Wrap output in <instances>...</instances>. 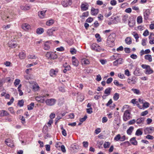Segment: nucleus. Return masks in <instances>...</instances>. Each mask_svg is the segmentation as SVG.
Listing matches in <instances>:
<instances>
[{"instance_id":"1","label":"nucleus","mask_w":154,"mask_h":154,"mask_svg":"<svg viewBox=\"0 0 154 154\" xmlns=\"http://www.w3.org/2000/svg\"><path fill=\"white\" fill-rule=\"evenodd\" d=\"M45 56L48 59L54 60L57 58V55L54 53L51 52H47Z\"/></svg>"},{"instance_id":"2","label":"nucleus","mask_w":154,"mask_h":154,"mask_svg":"<svg viewBox=\"0 0 154 154\" xmlns=\"http://www.w3.org/2000/svg\"><path fill=\"white\" fill-rule=\"evenodd\" d=\"M131 113L129 110H127L124 112L123 116V119L124 121H126L131 118L130 116Z\"/></svg>"},{"instance_id":"3","label":"nucleus","mask_w":154,"mask_h":154,"mask_svg":"<svg viewBox=\"0 0 154 154\" xmlns=\"http://www.w3.org/2000/svg\"><path fill=\"white\" fill-rule=\"evenodd\" d=\"M56 101L55 99L51 98L46 100L45 102L47 105L51 106L55 104Z\"/></svg>"},{"instance_id":"4","label":"nucleus","mask_w":154,"mask_h":154,"mask_svg":"<svg viewBox=\"0 0 154 154\" xmlns=\"http://www.w3.org/2000/svg\"><path fill=\"white\" fill-rule=\"evenodd\" d=\"M124 62V60L122 58H120L113 62V65L114 66H117L119 64H122Z\"/></svg>"},{"instance_id":"5","label":"nucleus","mask_w":154,"mask_h":154,"mask_svg":"<svg viewBox=\"0 0 154 154\" xmlns=\"http://www.w3.org/2000/svg\"><path fill=\"white\" fill-rule=\"evenodd\" d=\"M154 131L153 128L147 127L144 130L145 134H150L152 133Z\"/></svg>"},{"instance_id":"6","label":"nucleus","mask_w":154,"mask_h":154,"mask_svg":"<svg viewBox=\"0 0 154 154\" xmlns=\"http://www.w3.org/2000/svg\"><path fill=\"white\" fill-rule=\"evenodd\" d=\"M150 14V12L149 10V9H146V11L143 12L144 19L145 20L148 19L149 15Z\"/></svg>"},{"instance_id":"7","label":"nucleus","mask_w":154,"mask_h":154,"mask_svg":"<svg viewBox=\"0 0 154 154\" xmlns=\"http://www.w3.org/2000/svg\"><path fill=\"white\" fill-rule=\"evenodd\" d=\"M137 79L135 77H133L131 78H129L128 79V82L129 83H132L133 84H135L137 81Z\"/></svg>"},{"instance_id":"8","label":"nucleus","mask_w":154,"mask_h":154,"mask_svg":"<svg viewBox=\"0 0 154 154\" xmlns=\"http://www.w3.org/2000/svg\"><path fill=\"white\" fill-rule=\"evenodd\" d=\"M107 44L108 46L110 47H112L114 45V41L113 40H111L110 38H108L107 40Z\"/></svg>"},{"instance_id":"9","label":"nucleus","mask_w":154,"mask_h":154,"mask_svg":"<svg viewBox=\"0 0 154 154\" xmlns=\"http://www.w3.org/2000/svg\"><path fill=\"white\" fill-rule=\"evenodd\" d=\"M99 12V10L98 9H95L92 7L91 10V14L92 15H96Z\"/></svg>"},{"instance_id":"10","label":"nucleus","mask_w":154,"mask_h":154,"mask_svg":"<svg viewBox=\"0 0 154 154\" xmlns=\"http://www.w3.org/2000/svg\"><path fill=\"white\" fill-rule=\"evenodd\" d=\"M22 28L24 30L26 31L30 28V26L26 23H23L22 25Z\"/></svg>"},{"instance_id":"11","label":"nucleus","mask_w":154,"mask_h":154,"mask_svg":"<svg viewBox=\"0 0 154 154\" xmlns=\"http://www.w3.org/2000/svg\"><path fill=\"white\" fill-rule=\"evenodd\" d=\"M88 5L86 3V4H82L81 5V10L83 11H85L88 9Z\"/></svg>"},{"instance_id":"12","label":"nucleus","mask_w":154,"mask_h":154,"mask_svg":"<svg viewBox=\"0 0 154 154\" xmlns=\"http://www.w3.org/2000/svg\"><path fill=\"white\" fill-rule=\"evenodd\" d=\"M136 137H134L131 138L130 140L131 143L134 145H137V142L136 140Z\"/></svg>"},{"instance_id":"13","label":"nucleus","mask_w":154,"mask_h":154,"mask_svg":"<svg viewBox=\"0 0 154 154\" xmlns=\"http://www.w3.org/2000/svg\"><path fill=\"white\" fill-rule=\"evenodd\" d=\"M58 72V70L57 69L54 70L53 69H51L50 71V76L53 77L54 75H56Z\"/></svg>"},{"instance_id":"14","label":"nucleus","mask_w":154,"mask_h":154,"mask_svg":"<svg viewBox=\"0 0 154 154\" xmlns=\"http://www.w3.org/2000/svg\"><path fill=\"white\" fill-rule=\"evenodd\" d=\"M46 11H42L38 12V16L41 18H43L45 15Z\"/></svg>"},{"instance_id":"15","label":"nucleus","mask_w":154,"mask_h":154,"mask_svg":"<svg viewBox=\"0 0 154 154\" xmlns=\"http://www.w3.org/2000/svg\"><path fill=\"white\" fill-rule=\"evenodd\" d=\"M55 30V29L54 28H52L48 30L47 33L49 36H51L53 34V32Z\"/></svg>"},{"instance_id":"16","label":"nucleus","mask_w":154,"mask_h":154,"mask_svg":"<svg viewBox=\"0 0 154 154\" xmlns=\"http://www.w3.org/2000/svg\"><path fill=\"white\" fill-rule=\"evenodd\" d=\"M112 89V88H106L104 91V93L107 96L109 95L110 94Z\"/></svg>"},{"instance_id":"17","label":"nucleus","mask_w":154,"mask_h":154,"mask_svg":"<svg viewBox=\"0 0 154 154\" xmlns=\"http://www.w3.org/2000/svg\"><path fill=\"white\" fill-rule=\"evenodd\" d=\"M135 23V20L134 19L128 20V24L130 27H133Z\"/></svg>"},{"instance_id":"18","label":"nucleus","mask_w":154,"mask_h":154,"mask_svg":"<svg viewBox=\"0 0 154 154\" xmlns=\"http://www.w3.org/2000/svg\"><path fill=\"white\" fill-rule=\"evenodd\" d=\"M134 127L133 126L130 127L127 131V134L128 135H131L133 130Z\"/></svg>"},{"instance_id":"19","label":"nucleus","mask_w":154,"mask_h":154,"mask_svg":"<svg viewBox=\"0 0 154 154\" xmlns=\"http://www.w3.org/2000/svg\"><path fill=\"white\" fill-rule=\"evenodd\" d=\"M143 133V131L141 129H138L136 131L135 134L137 136H139L142 135Z\"/></svg>"},{"instance_id":"20","label":"nucleus","mask_w":154,"mask_h":154,"mask_svg":"<svg viewBox=\"0 0 154 154\" xmlns=\"http://www.w3.org/2000/svg\"><path fill=\"white\" fill-rule=\"evenodd\" d=\"M144 57L145 59L148 60L150 62H151L152 60V56L151 55H146Z\"/></svg>"},{"instance_id":"21","label":"nucleus","mask_w":154,"mask_h":154,"mask_svg":"<svg viewBox=\"0 0 154 154\" xmlns=\"http://www.w3.org/2000/svg\"><path fill=\"white\" fill-rule=\"evenodd\" d=\"M125 42L127 44H131L132 42L131 38L130 37H127L125 39Z\"/></svg>"},{"instance_id":"22","label":"nucleus","mask_w":154,"mask_h":154,"mask_svg":"<svg viewBox=\"0 0 154 154\" xmlns=\"http://www.w3.org/2000/svg\"><path fill=\"white\" fill-rule=\"evenodd\" d=\"M20 58L21 59H23L26 57V54L24 52L22 51L20 53L19 55Z\"/></svg>"},{"instance_id":"23","label":"nucleus","mask_w":154,"mask_h":154,"mask_svg":"<svg viewBox=\"0 0 154 154\" xmlns=\"http://www.w3.org/2000/svg\"><path fill=\"white\" fill-rule=\"evenodd\" d=\"M44 29L42 28H38L36 30V33L37 34H41L44 32Z\"/></svg>"},{"instance_id":"24","label":"nucleus","mask_w":154,"mask_h":154,"mask_svg":"<svg viewBox=\"0 0 154 154\" xmlns=\"http://www.w3.org/2000/svg\"><path fill=\"white\" fill-rule=\"evenodd\" d=\"M34 106V103L33 102L31 103L29 105H27L28 109L29 110H32L33 109Z\"/></svg>"},{"instance_id":"25","label":"nucleus","mask_w":154,"mask_h":154,"mask_svg":"<svg viewBox=\"0 0 154 154\" xmlns=\"http://www.w3.org/2000/svg\"><path fill=\"white\" fill-rule=\"evenodd\" d=\"M146 74H149L153 72V70L150 68H150H148L146 69Z\"/></svg>"},{"instance_id":"26","label":"nucleus","mask_w":154,"mask_h":154,"mask_svg":"<svg viewBox=\"0 0 154 154\" xmlns=\"http://www.w3.org/2000/svg\"><path fill=\"white\" fill-rule=\"evenodd\" d=\"M134 74L136 76H140L141 75V73L140 72V71L138 69L136 68L135 71H134Z\"/></svg>"},{"instance_id":"27","label":"nucleus","mask_w":154,"mask_h":154,"mask_svg":"<svg viewBox=\"0 0 154 154\" xmlns=\"http://www.w3.org/2000/svg\"><path fill=\"white\" fill-rule=\"evenodd\" d=\"M144 118L143 117H140L136 121V123L138 124H139L142 123L144 120Z\"/></svg>"},{"instance_id":"28","label":"nucleus","mask_w":154,"mask_h":154,"mask_svg":"<svg viewBox=\"0 0 154 154\" xmlns=\"http://www.w3.org/2000/svg\"><path fill=\"white\" fill-rule=\"evenodd\" d=\"M137 21L138 23L140 24L142 23L143 22V20L142 16H138L137 18Z\"/></svg>"},{"instance_id":"29","label":"nucleus","mask_w":154,"mask_h":154,"mask_svg":"<svg viewBox=\"0 0 154 154\" xmlns=\"http://www.w3.org/2000/svg\"><path fill=\"white\" fill-rule=\"evenodd\" d=\"M89 16V12L88 11H86L84 12L82 15L80 16L81 18H82L83 19H84L83 17H87Z\"/></svg>"},{"instance_id":"30","label":"nucleus","mask_w":154,"mask_h":154,"mask_svg":"<svg viewBox=\"0 0 154 154\" xmlns=\"http://www.w3.org/2000/svg\"><path fill=\"white\" fill-rule=\"evenodd\" d=\"M24 101L23 100H19L17 103V105L20 107H22L24 105Z\"/></svg>"},{"instance_id":"31","label":"nucleus","mask_w":154,"mask_h":154,"mask_svg":"<svg viewBox=\"0 0 154 154\" xmlns=\"http://www.w3.org/2000/svg\"><path fill=\"white\" fill-rule=\"evenodd\" d=\"M10 141L8 139H6L5 141V143L8 146L11 147H13L14 146V145L12 143H11L10 142L8 141Z\"/></svg>"},{"instance_id":"32","label":"nucleus","mask_w":154,"mask_h":154,"mask_svg":"<svg viewBox=\"0 0 154 154\" xmlns=\"http://www.w3.org/2000/svg\"><path fill=\"white\" fill-rule=\"evenodd\" d=\"M132 35L136 39V42H138V40L139 38L138 34L134 32H133Z\"/></svg>"},{"instance_id":"33","label":"nucleus","mask_w":154,"mask_h":154,"mask_svg":"<svg viewBox=\"0 0 154 154\" xmlns=\"http://www.w3.org/2000/svg\"><path fill=\"white\" fill-rule=\"evenodd\" d=\"M113 83L115 85L118 86H120L121 87L123 86V85L122 84H119V82L117 80H114Z\"/></svg>"},{"instance_id":"34","label":"nucleus","mask_w":154,"mask_h":154,"mask_svg":"<svg viewBox=\"0 0 154 154\" xmlns=\"http://www.w3.org/2000/svg\"><path fill=\"white\" fill-rule=\"evenodd\" d=\"M50 46L49 45L45 42L44 46V49L45 50H48L50 49Z\"/></svg>"},{"instance_id":"35","label":"nucleus","mask_w":154,"mask_h":154,"mask_svg":"<svg viewBox=\"0 0 154 154\" xmlns=\"http://www.w3.org/2000/svg\"><path fill=\"white\" fill-rule=\"evenodd\" d=\"M131 90L133 91L134 93L136 94H140V91L137 89L132 88Z\"/></svg>"},{"instance_id":"36","label":"nucleus","mask_w":154,"mask_h":154,"mask_svg":"<svg viewBox=\"0 0 154 154\" xmlns=\"http://www.w3.org/2000/svg\"><path fill=\"white\" fill-rule=\"evenodd\" d=\"M54 21L53 20H51L46 22V24L48 26H50L53 24Z\"/></svg>"},{"instance_id":"37","label":"nucleus","mask_w":154,"mask_h":154,"mask_svg":"<svg viewBox=\"0 0 154 154\" xmlns=\"http://www.w3.org/2000/svg\"><path fill=\"white\" fill-rule=\"evenodd\" d=\"M119 95L118 93H116L114 95V96L113 97V99L115 100H117L119 99Z\"/></svg>"},{"instance_id":"38","label":"nucleus","mask_w":154,"mask_h":154,"mask_svg":"<svg viewBox=\"0 0 154 154\" xmlns=\"http://www.w3.org/2000/svg\"><path fill=\"white\" fill-rule=\"evenodd\" d=\"M72 63L73 65L76 67L79 65V61L77 60H75L72 61Z\"/></svg>"},{"instance_id":"39","label":"nucleus","mask_w":154,"mask_h":154,"mask_svg":"<svg viewBox=\"0 0 154 154\" xmlns=\"http://www.w3.org/2000/svg\"><path fill=\"white\" fill-rule=\"evenodd\" d=\"M97 47H100V46L96 44H93L91 45V49L92 50H94Z\"/></svg>"},{"instance_id":"40","label":"nucleus","mask_w":154,"mask_h":154,"mask_svg":"<svg viewBox=\"0 0 154 154\" xmlns=\"http://www.w3.org/2000/svg\"><path fill=\"white\" fill-rule=\"evenodd\" d=\"M66 5H65V7H67L69 5H71L72 3V0H68L67 1H66Z\"/></svg>"},{"instance_id":"41","label":"nucleus","mask_w":154,"mask_h":154,"mask_svg":"<svg viewBox=\"0 0 154 154\" xmlns=\"http://www.w3.org/2000/svg\"><path fill=\"white\" fill-rule=\"evenodd\" d=\"M110 143L109 142H106L103 145V147L105 148H108L109 147Z\"/></svg>"},{"instance_id":"42","label":"nucleus","mask_w":154,"mask_h":154,"mask_svg":"<svg viewBox=\"0 0 154 154\" xmlns=\"http://www.w3.org/2000/svg\"><path fill=\"white\" fill-rule=\"evenodd\" d=\"M45 97V95H43L41 97V98L39 100H38L36 99L37 100H38L39 101L42 103H44L45 102V99H44V97Z\"/></svg>"},{"instance_id":"43","label":"nucleus","mask_w":154,"mask_h":154,"mask_svg":"<svg viewBox=\"0 0 154 154\" xmlns=\"http://www.w3.org/2000/svg\"><path fill=\"white\" fill-rule=\"evenodd\" d=\"M121 138V135L120 134H118L115 137L114 140L116 141H118Z\"/></svg>"},{"instance_id":"44","label":"nucleus","mask_w":154,"mask_h":154,"mask_svg":"<svg viewBox=\"0 0 154 154\" xmlns=\"http://www.w3.org/2000/svg\"><path fill=\"white\" fill-rule=\"evenodd\" d=\"M71 67L70 66H68L65 68L63 70V72L64 73L66 72L67 71H69L70 70Z\"/></svg>"},{"instance_id":"45","label":"nucleus","mask_w":154,"mask_h":154,"mask_svg":"<svg viewBox=\"0 0 154 154\" xmlns=\"http://www.w3.org/2000/svg\"><path fill=\"white\" fill-rule=\"evenodd\" d=\"M87 118V116L86 115H85L84 117L83 118H81L79 119V121L81 122H83L85 121Z\"/></svg>"},{"instance_id":"46","label":"nucleus","mask_w":154,"mask_h":154,"mask_svg":"<svg viewBox=\"0 0 154 154\" xmlns=\"http://www.w3.org/2000/svg\"><path fill=\"white\" fill-rule=\"evenodd\" d=\"M20 82V80L18 79H15L14 82V85L17 86V85H18L19 84Z\"/></svg>"},{"instance_id":"47","label":"nucleus","mask_w":154,"mask_h":154,"mask_svg":"<svg viewBox=\"0 0 154 154\" xmlns=\"http://www.w3.org/2000/svg\"><path fill=\"white\" fill-rule=\"evenodd\" d=\"M93 20V18L91 17H90L86 20V22L89 23H91Z\"/></svg>"},{"instance_id":"48","label":"nucleus","mask_w":154,"mask_h":154,"mask_svg":"<svg viewBox=\"0 0 154 154\" xmlns=\"http://www.w3.org/2000/svg\"><path fill=\"white\" fill-rule=\"evenodd\" d=\"M149 32L147 29H146L144 32L143 35L144 36H146L149 35Z\"/></svg>"},{"instance_id":"49","label":"nucleus","mask_w":154,"mask_h":154,"mask_svg":"<svg viewBox=\"0 0 154 154\" xmlns=\"http://www.w3.org/2000/svg\"><path fill=\"white\" fill-rule=\"evenodd\" d=\"M92 110V108L91 107H90L89 108L87 109V112L88 114H91L93 112Z\"/></svg>"},{"instance_id":"50","label":"nucleus","mask_w":154,"mask_h":154,"mask_svg":"<svg viewBox=\"0 0 154 154\" xmlns=\"http://www.w3.org/2000/svg\"><path fill=\"white\" fill-rule=\"evenodd\" d=\"M70 52L72 54H76V50L75 49L72 48L71 49Z\"/></svg>"},{"instance_id":"51","label":"nucleus","mask_w":154,"mask_h":154,"mask_svg":"<svg viewBox=\"0 0 154 154\" xmlns=\"http://www.w3.org/2000/svg\"><path fill=\"white\" fill-rule=\"evenodd\" d=\"M149 104L148 103L145 102L143 103V107L146 108L149 107Z\"/></svg>"},{"instance_id":"52","label":"nucleus","mask_w":154,"mask_h":154,"mask_svg":"<svg viewBox=\"0 0 154 154\" xmlns=\"http://www.w3.org/2000/svg\"><path fill=\"white\" fill-rule=\"evenodd\" d=\"M110 3L112 5L115 6L117 2L116 0H112L111 1Z\"/></svg>"},{"instance_id":"53","label":"nucleus","mask_w":154,"mask_h":154,"mask_svg":"<svg viewBox=\"0 0 154 154\" xmlns=\"http://www.w3.org/2000/svg\"><path fill=\"white\" fill-rule=\"evenodd\" d=\"M64 50V47L62 46H61L59 48H56L57 51H62Z\"/></svg>"},{"instance_id":"54","label":"nucleus","mask_w":154,"mask_h":154,"mask_svg":"<svg viewBox=\"0 0 154 154\" xmlns=\"http://www.w3.org/2000/svg\"><path fill=\"white\" fill-rule=\"evenodd\" d=\"M148 113V112L147 110H146L141 113L140 115L142 116H144L147 115Z\"/></svg>"},{"instance_id":"55","label":"nucleus","mask_w":154,"mask_h":154,"mask_svg":"<svg viewBox=\"0 0 154 154\" xmlns=\"http://www.w3.org/2000/svg\"><path fill=\"white\" fill-rule=\"evenodd\" d=\"M14 101V98L13 97H12L10 101L8 102L7 103V105H10Z\"/></svg>"},{"instance_id":"56","label":"nucleus","mask_w":154,"mask_h":154,"mask_svg":"<svg viewBox=\"0 0 154 154\" xmlns=\"http://www.w3.org/2000/svg\"><path fill=\"white\" fill-rule=\"evenodd\" d=\"M20 116V117L19 119H20V120H21L22 123L23 124H24V123H25V119L24 118V117L23 116Z\"/></svg>"},{"instance_id":"57","label":"nucleus","mask_w":154,"mask_h":154,"mask_svg":"<svg viewBox=\"0 0 154 154\" xmlns=\"http://www.w3.org/2000/svg\"><path fill=\"white\" fill-rule=\"evenodd\" d=\"M101 75L100 74H98L97 76V77L96 80L97 81H100L101 80Z\"/></svg>"},{"instance_id":"58","label":"nucleus","mask_w":154,"mask_h":154,"mask_svg":"<svg viewBox=\"0 0 154 154\" xmlns=\"http://www.w3.org/2000/svg\"><path fill=\"white\" fill-rule=\"evenodd\" d=\"M112 78L111 77H110L108 78L106 80V83L108 84L110 83L112 81Z\"/></svg>"},{"instance_id":"59","label":"nucleus","mask_w":154,"mask_h":154,"mask_svg":"<svg viewBox=\"0 0 154 154\" xmlns=\"http://www.w3.org/2000/svg\"><path fill=\"white\" fill-rule=\"evenodd\" d=\"M146 138L149 140H152L154 137L153 136L148 134L146 137Z\"/></svg>"},{"instance_id":"60","label":"nucleus","mask_w":154,"mask_h":154,"mask_svg":"<svg viewBox=\"0 0 154 154\" xmlns=\"http://www.w3.org/2000/svg\"><path fill=\"white\" fill-rule=\"evenodd\" d=\"M21 9L24 10H28L30 9V7L29 6H26L24 7L22 6L21 7Z\"/></svg>"},{"instance_id":"61","label":"nucleus","mask_w":154,"mask_h":154,"mask_svg":"<svg viewBox=\"0 0 154 154\" xmlns=\"http://www.w3.org/2000/svg\"><path fill=\"white\" fill-rule=\"evenodd\" d=\"M141 67L143 68L146 69H147L148 68L150 67V66H149L146 64H142L141 65Z\"/></svg>"},{"instance_id":"62","label":"nucleus","mask_w":154,"mask_h":154,"mask_svg":"<svg viewBox=\"0 0 154 154\" xmlns=\"http://www.w3.org/2000/svg\"><path fill=\"white\" fill-rule=\"evenodd\" d=\"M124 51L126 53H129L130 52V49L129 48H124Z\"/></svg>"},{"instance_id":"63","label":"nucleus","mask_w":154,"mask_h":154,"mask_svg":"<svg viewBox=\"0 0 154 154\" xmlns=\"http://www.w3.org/2000/svg\"><path fill=\"white\" fill-rule=\"evenodd\" d=\"M118 76L122 79H124L125 78L124 75L123 74H121L120 73L118 74Z\"/></svg>"},{"instance_id":"64","label":"nucleus","mask_w":154,"mask_h":154,"mask_svg":"<svg viewBox=\"0 0 154 154\" xmlns=\"http://www.w3.org/2000/svg\"><path fill=\"white\" fill-rule=\"evenodd\" d=\"M83 146L85 148H87L88 145V143L87 141H84L83 142Z\"/></svg>"}]
</instances>
